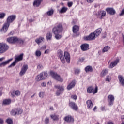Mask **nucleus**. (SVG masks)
Wrapping results in <instances>:
<instances>
[{"mask_svg":"<svg viewBox=\"0 0 124 124\" xmlns=\"http://www.w3.org/2000/svg\"><path fill=\"white\" fill-rule=\"evenodd\" d=\"M101 14H102L101 18H104L106 16V12L105 11H99L96 13V16L100 19Z\"/></svg>","mask_w":124,"mask_h":124,"instance_id":"nucleus-15","label":"nucleus"},{"mask_svg":"<svg viewBox=\"0 0 124 124\" xmlns=\"http://www.w3.org/2000/svg\"><path fill=\"white\" fill-rule=\"evenodd\" d=\"M43 41H44V38L43 37H39L35 40V42L38 44V45L42 42H43Z\"/></svg>","mask_w":124,"mask_h":124,"instance_id":"nucleus-24","label":"nucleus"},{"mask_svg":"<svg viewBox=\"0 0 124 124\" xmlns=\"http://www.w3.org/2000/svg\"><path fill=\"white\" fill-rule=\"evenodd\" d=\"M50 117L53 121H59V115L56 114H52L50 115Z\"/></svg>","mask_w":124,"mask_h":124,"instance_id":"nucleus-31","label":"nucleus"},{"mask_svg":"<svg viewBox=\"0 0 124 124\" xmlns=\"http://www.w3.org/2000/svg\"><path fill=\"white\" fill-rule=\"evenodd\" d=\"M15 94L16 96H19V95H20V94H21V92L19 90H17V91H15Z\"/></svg>","mask_w":124,"mask_h":124,"instance_id":"nucleus-43","label":"nucleus"},{"mask_svg":"<svg viewBox=\"0 0 124 124\" xmlns=\"http://www.w3.org/2000/svg\"><path fill=\"white\" fill-rule=\"evenodd\" d=\"M122 122L121 124H124V120H122Z\"/></svg>","mask_w":124,"mask_h":124,"instance_id":"nucleus-64","label":"nucleus"},{"mask_svg":"<svg viewBox=\"0 0 124 124\" xmlns=\"http://www.w3.org/2000/svg\"><path fill=\"white\" fill-rule=\"evenodd\" d=\"M86 72H93V67L92 66H87L85 67Z\"/></svg>","mask_w":124,"mask_h":124,"instance_id":"nucleus-32","label":"nucleus"},{"mask_svg":"<svg viewBox=\"0 0 124 124\" xmlns=\"http://www.w3.org/2000/svg\"><path fill=\"white\" fill-rule=\"evenodd\" d=\"M64 120L65 121V122H67V123H73L74 122V119L70 115L64 118Z\"/></svg>","mask_w":124,"mask_h":124,"instance_id":"nucleus-18","label":"nucleus"},{"mask_svg":"<svg viewBox=\"0 0 124 124\" xmlns=\"http://www.w3.org/2000/svg\"><path fill=\"white\" fill-rule=\"evenodd\" d=\"M42 1V0H35L33 3V5L35 7H38L41 4Z\"/></svg>","mask_w":124,"mask_h":124,"instance_id":"nucleus-25","label":"nucleus"},{"mask_svg":"<svg viewBox=\"0 0 124 124\" xmlns=\"http://www.w3.org/2000/svg\"><path fill=\"white\" fill-rule=\"evenodd\" d=\"M50 75L53 79L58 81V82H63V78H61V76L58 75V74L53 71L50 72Z\"/></svg>","mask_w":124,"mask_h":124,"instance_id":"nucleus-4","label":"nucleus"},{"mask_svg":"<svg viewBox=\"0 0 124 124\" xmlns=\"http://www.w3.org/2000/svg\"><path fill=\"white\" fill-rule=\"evenodd\" d=\"M23 113V109L21 108H16L12 110L11 114L12 116H16V115H20Z\"/></svg>","mask_w":124,"mask_h":124,"instance_id":"nucleus-6","label":"nucleus"},{"mask_svg":"<svg viewBox=\"0 0 124 124\" xmlns=\"http://www.w3.org/2000/svg\"><path fill=\"white\" fill-rule=\"evenodd\" d=\"M76 83L75 82V80H73L71 82L70 84H69L67 87V90L69 91V90H71L72 88H74L75 87Z\"/></svg>","mask_w":124,"mask_h":124,"instance_id":"nucleus-21","label":"nucleus"},{"mask_svg":"<svg viewBox=\"0 0 124 124\" xmlns=\"http://www.w3.org/2000/svg\"><path fill=\"white\" fill-rule=\"evenodd\" d=\"M96 109H97V107L96 106H95L93 109V111H94V112H95V110H96Z\"/></svg>","mask_w":124,"mask_h":124,"instance_id":"nucleus-59","label":"nucleus"},{"mask_svg":"<svg viewBox=\"0 0 124 124\" xmlns=\"http://www.w3.org/2000/svg\"><path fill=\"white\" fill-rule=\"evenodd\" d=\"M7 42L8 43H16L18 42V37H11L7 39Z\"/></svg>","mask_w":124,"mask_h":124,"instance_id":"nucleus-11","label":"nucleus"},{"mask_svg":"<svg viewBox=\"0 0 124 124\" xmlns=\"http://www.w3.org/2000/svg\"><path fill=\"white\" fill-rule=\"evenodd\" d=\"M49 51L50 50L49 49H47V50H45L44 54H49Z\"/></svg>","mask_w":124,"mask_h":124,"instance_id":"nucleus-57","label":"nucleus"},{"mask_svg":"<svg viewBox=\"0 0 124 124\" xmlns=\"http://www.w3.org/2000/svg\"><path fill=\"white\" fill-rule=\"evenodd\" d=\"M71 97L75 100H76V99H77V96H76V95H72Z\"/></svg>","mask_w":124,"mask_h":124,"instance_id":"nucleus-48","label":"nucleus"},{"mask_svg":"<svg viewBox=\"0 0 124 124\" xmlns=\"http://www.w3.org/2000/svg\"><path fill=\"white\" fill-rule=\"evenodd\" d=\"M24 56V54L22 53L18 56L16 57L15 58L16 62H20V61H22L23 60V56Z\"/></svg>","mask_w":124,"mask_h":124,"instance_id":"nucleus-29","label":"nucleus"},{"mask_svg":"<svg viewBox=\"0 0 124 124\" xmlns=\"http://www.w3.org/2000/svg\"><path fill=\"white\" fill-rule=\"evenodd\" d=\"M3 60H4V58H3V57L0 58V62L3 61Z\"/></svg>","mask_w":124,"mask_h":124,"instance_id":"nucleus-61","label":"nucleus"},{"mask_svg":"<svg viewBox=\"0 0 124 124\" xmlns=\"http://www.w3.org/2000/svg\"><path fill=\"white\" fill-rule=\"evenodd\" d=\"M13 60V59L11 58L6 61L3 62L2 63H0V67H2V66H5L6 64H8V63H9V62H11V61H12Z\"/></svg>","mask_w":124,"mask_h":124,"instance_id":"nucleus-26","label":"nucleus"},{"mask_svg":"<svg viewBox=\"0 0 124 124\" xmlns=\"http://www.w3.org/2000/svg\"><path fill=\"white\" fill-rule=\"evenodd\" d=\"M62 24L59 23L57 27H55L52 29V32L55 34V38L56 39L59 40V39H61L62 36V35L59 34V33H61L62 31Z\"/></svg>","mask_w":124,"mask_h":124,"instance_id":"nucleus-2","label":"nucleus"},{"mask_svg":"<svg viewBox=\"0 0 124 124\" xmlns=\"http://www.w3.org/2000/svg\"><path fill=\"white\" fill-rule=\"evenodd\" d=\"M87 2L89 3H92V2H93V0H86Z\"/></svg>","mask_w":124,"mask_h":124,"instance_id":"nucleus-52","label":"nucleus"},{"mask_svg":"<svg viewBox=\"0 0 124 124\" xmlns=\"http://www.w3.org/2000/svg\"><path fill=\"white\" fill-rule=\"evenodd\" d=\"M97 91H98V88L97 86L95 87L94 90L93 88V86H89L87 88V93H93V94H95V93H97Z\"/></svg>","mask_w":124,"mask_h":124,"instance_id":"nucleus-8","label":"nucleus"},{"mask_svg":"<svg viewBox=\"0 0 124 124\" xmlns=\"http://www.w3.org/2000/svg\"><path fill=\"white\" fill-rule=\"evenodd\" d=\"M107 73H108V70L105 69L102 71V72L101 73V75L102 76H105V75H106V74H107Z\"/></svg>","mask_w":124,"mask_h":124,"instance_id":"nucleus-36","label":"nucleus"},{"mask_svg":"<svg viewBox=\"0 0 124 124\" xmlns=\"http://www.w3.org/2000/svg\"><path fill=\"white\" fill-rule=\"evenodd\" d=\"M115 101V97H114V95H109L108 96V104L109 106H112L113 104H114V101Z\"/></svg>","mask_w":124,"mask_h":124,"instance_id":"nucleus-13","label":"nucleus"},{"mask_svg":"<svg viewBox=\"0 0 124 124\" xmlns=\"http://www.w3.org/2000/svg\"><path fill=\"white\" fill-rule=\"evenodd\" d=\"M68 8L67 7H63L59 11L60 13H65L67 11Z\"/></svg>","mask_w":124,"mask_h":124,"instance_id":"nucleus-33","label":"nucleus"},{"mask_svg":"<svg viewBox=\"0 0 124 124\" xmlns=\"http://www.w3.org/2000/svg\"><path fill=\"white\" fill-rule=\"evenodd\" d=\"M123 43H124V35H123Z\"/></svg>","mask_w":124,"mask_h":124,"instance_id":"nucleus-62","label":"nucleus"},{"mask_svg":"<svg viewBox=\"0 0 124 124\" xmlns=\"http://www.w3.org/2000/svg\"><path fill=\"white\" fill-rule=\"evenodd\" d=\"M3 119L0 118V124H3Z\"/></svg>","mask_w":124,"mask_h":124,"instance_id":"nucleus-54","label":"nucleus"},{"mask_svg":"<svg viewBox=\"0 0 124 124\" xmlns=\"http://www.w3.org/2000/svg\"><path fill=\"white\" fill-rule=\"evenodd\" d=\"M49 118L48 117L46 118V119H45V124H49Z\"/></svg>","mask_w":124,"mask_h":124,"instance_id":"nucleus-47","label":"nucleus"},{"mask_svg":"<svg viewBox=\"0 0 124 124\" xmlns=\"http://www.w3.org/2000/svg\"><path fill=\"white\" fill-rule=\"evenodd\" d=\"M38 69H42L43 68V66L41 64H39L37 66Z\"/></svg>","mask_w":124,"mask_h":124,"instance_id":"nucleus-50","label":"nucleus"},{"mask_svg":"<svg viewBox=\"0 0 124 124\" xmlns=\"http://www.w3.org/2000/svg\"><path fill=\"white\" fill-rule=\"evenodd\" d=\"M9 48V46L7 44L2 43H0V54H3V53H5Z\"/></svg>","mask_w":124,"mask_h":124,"instance_id":"nucleus-5","label":"nucleus"},{"mask_svg":"<svg viewBox=\"0 0 124 124\" xmlns=\"http://www.w3.org/2000/svg\"><path fill=\"white\" fill-rule=\"evenodd\" d=\"M46 39L47 40H51V39H52V34L50 32H48L47 33Z\"/></svg>","mask_w":124,"mask_h":124,"instance_id":"nucleus-35","label":"nucleus"},{"mask_svg":"<svg viewBox=\"0 0 124 124\" xmlns=\"http://www.w3.org/2000/svg\"><path fill=\"white\" fill-rule=\"evenodd\" d=\"M119 62H120L119 59H116L115 61H114V62H111L110 63L108 67L109 68H113V67H115V66H116V65H117V64H118V63H119Z\"/></svg>","mask_w":124,"mask_h":124,"instance_id":"nucleus-17","label":"nucleus"},{"mask_svg":"<svg viewBox=\"0 0 124 124\" xmlns=\"http://www.w3.org/2000/svg\"><path fill=\"white\" fill-rule=\"evenodd\" d=\"M55 88H56V89H58V90H57L56 92V94L57 96H60V94L62 93V92L64 90V88L62 86H60L59 85L55 86Z\"/></svg>","mask_w":124,"mask_h":124,"instance_id":"nucleus-10","label":"nucleus"},{"mask_svg":"<svg viewBox=\"0 0 124 124\" xmlns=\"http://www.w3.org/2000/svg\"><path fill=\"white\" fill-rule=\"evenodd\" d=\"M96 37L94 33H91L89 36H86L84 39L85 40H93Z\"/></svg>","mask_w":124,"mask_h":124,"instance_id":"nucleus-14","label":"nucleus"},{"mask_svg":"<svg viewBox=\"0 0 124 124\" xmlns=\"http://www.w3.org/2000/svg\"><path fill=\"white\" fill-rule=\"evenodd\" d=\"M122 121H124V115L121 116Z\"/></svg>","mask_w":124,"mask_h":124,"instance_id":"nucleus-60","label":"nucleus"},{"mask_svg":"<svg viewBox=\"0 0 124 124\" xmlns=\"http://www.w3.org/2000/svg\"><path fill=\"white\" fill-rule=\"evenodd\" d=\"M69 105L73 110H75V111H78V106L76 104H75V103L71 102L69 103Z\"/></svg>","mask_w":124,"mask_h":124,"instance_id":"nucleus-19","label":"nucleus"},{"mask_svg":"<svg viewBox=\"0 0 124 124\" xmlns=\"http://www.w3.org/2000/svg\"><path fill=\"white\" fill-rule=\"evenodd\" d=\"M84 61H85V58L83 57H82L80 59H79V61L81 62H84Z\"/></svg>","mask_w":124,"mask_h":124,"instance_id":"nucleus-55","label":"nucleus"},{"mask_svg":"<svg viewBox=\"0 0 124 124\" xmlns=\"http://www.w3.org/2000/svg\"><path fill=\"white\" fill-rule=\"evenodd\" d=\"M39 96L40 97V98H43L44 96V92H40L39 93Z\"/></svg>","mask_w":124,"mask_h":124,"instance_id":"nucleus-42","label":"nucleus"},{"mask_svg":"<svg viewBox=\"0 0 124 124\" xmlns=\"http://www.w3.org/2000/svg\"><path fill=\"white\" fill-rule=\"evenodd\" d=\"M17 42H19L20 44H24V42H25V41H24L22 39H18Z\"/></svg>","mask_w":124,"mask_h":124,"instance_id":"nucleus-46","label":"nucleus"},{"mask_svg":"<svg viewBox=\"0 0 124 124\" xmlns=\"http://www.w3.org/2000/svg\"><path fill=\"white\" fill-rule=\"evenodd\" d=\"M101 110L102 111H105V107H104V106H102V107H101Z\"/></svg>","mask_w":124,"mask_h":124,"instance_id":"nucleus-53","label":"nucleus"},{"mask_svg":"<svg viewBox=\"0 0 124 124\" xmlns=\"http://www.w3.org/2000/svg\"><path fill=\"white\" fill-rule=\"evenodd\" d=\"M35 56L36 57H40L41 56V52L39 50H37L35 52Z\"/></svg>","mask_w":124,"mask_h":124,"instance_id":"nucleus-38","label":"nucleus"},{"mask_svg":"<svg viewBox=\"0 0 124 124\" xmlns=\"http://www.w3.org/2000/svg\"><path fill=\"white\" fill-rule=\"evenodd\" d=\"M79 26L77 25H74L73 28V32H74V33H77V32L79 31Z\"/></svg>","mask_w":124,"mask_h":124,"instance_id":"nucleus-30","label":"nucleus"},{"mask_svg":"<svg viewBox=\"0 0 124 124\" xmlns=\"http://www.w3.org/2000/svg\"><path fill=\"white\" fill-rule=\"evenodd\" d=\"M6 122L8 124H13V121H12V119H11V118H8L7 119H6Z\"/></svg>","mask_w":124,"mask_h":124,"instance_id":"nucleus-39","label":"nucleus"},{"mask_svg":"<svg viewBox=\"0 0 124 124\" xmlns=\"http://www.w3.org/2000/svg\"><path fill=\"white\" fill-rule=\"evenodd\" d=\"M15 19H16V15L10 16L7 17L6 23L9 25H10V23H12V22H13Z\"/></svg>","mask_w":124,"mask_h":124,"instance_id":"nucleus-9","label":"nucleus"},{"mask_svg":"<svg viewBox=\"0 0 124 124\" xmlns=\"http://www.w3.org/2000/svg\"><path fill=\"white\" fill-rule=\"evenodd\" d=\"M106 81L107 82H110L111 81V77L109 76H107L106 78Z\"/></svg>","mask_w":124,"mask_h":124,"instance_id":"nucleus-44","label":"nucleus"},{"mask_svg":"<svg viewBox=\"0 0 124 124\" xmlns=\"http://www.w3.org/2000/svg\"><path fill=\"white\" fill-rule=\"evenodd\" d=\"M101 31H102V29L101 28H98L93 33H94L96 37H97V36H99V35H100Z\"/></svg>","mask_w":124,"mask_h":124,"instance_id":"nucleus-22","label":"nucleus"},{"mask_svg":"<svg viewBox=\"0 0 124 124\" xmlns=\"http://www.w3.org/2000/svg\"><path fill=\"white\" fill-rule=\"evenodd\" d=\"M118 79L119 83L122 85V86H124V77L122 75L118 76Z\"/></svg>","mask_w":124,"mask_h":124,"instance_id":"nucleus-27","label":"nucleus"},{"mask_svg":"<svg viewBox=\"0 0 124 124\" xmlns=\"http://www.w3.org/2000/svg\"><path fill=\"white\" fill-rule=\"evenodd\" d=\"M17 62H16V60L13 62L9 66V68L10 67H12L13 66H15V65H16V63H17Z\"/></svg>","mask_w":124,"mask_h":124,"instance_id":"nucleus-41","label":"nucleus"},{"mask_svg":"<svg viewBox=\"0 0 124 124\" xmlns=\"http://www.w3.org/2000/svg\"><path fill=\"white\" fill-rule=\"evenodd\" d=\"M29 21L30 23H31L32 22L34 21V19H29Z\"/></svg>","mask_w":124,"mask_h":124,"instance_id":"nucleus-58","label":"nucleus"},{"mask_svg":"<svg viewBox=\"0 0 124 124\" xmlns=\"http://www.w3.org/2000/svg\"><path fill=\"white\" fill-rule=\"evenodd\" d=\"M6 16V14L5 13H0V19H4Z\"/></svg>","mask_w":124,"mask_h":124,"instance_id":"nucleus-40","label":"nucleus"},{"mask_svg":"<svg viewBox=\"0 0 124 124\" xmlns=\"http://www.w3.org/2000/svg\"><path fill=\"white\" fill-rule=\"evenodd\" d=\"M28 68L29 67L28 66V65H24L19 73L20 76H23V75H24L25 73L27 72V70H28Z\"/></svg>","mask_w":124,"mask_h":124,"instance_id":"nucleus-12","label":"nucleus"},{"mask_svg":"<svg viewBox=\"0 0 124 124\" xmlns=\"http://www.w3.org/2000/svg\"><path fill=\"white\" fill-rule=\"evenodd\" d=\"M46 14L47 15H48V16H51V15H53L54 14V10L51 9L48 11V12H47Z\"/></svg>","mask_w":124,"mask_h":124,"instance_id":"nucleus-37","label":"nucleus"},{"mask_svg":"<svg viewBox=\"0 0 124 124\" xmlns=\"http://www.w3.org/2000/svg\"><path fill=\"white\" fill-rule=\"evenodd\" d=\"M58 58L63 63H65V60L67 63H70V54H69V53L65 51L64 55H63V51L59 50L58 51Z\"/></svg>","mask_w":124,"mask_h":124,"instance_id":"nucleus-1","label":"nucleus"},{"mask_svg":"<svg viewBox=\"0 0 124 124\" xmlns=\"http://www.w3.org/2000/svg\"><path fill=\"white\" fill-rule=\"evenodd\" d=\"M106 11L110 15H114V14H116V11H115L113 8H107L106 9Z\"/></svg>","mask_w":124,"mask_h":124,"instance_id":"nucleus-16","label":"nucleus"},{"mask_svg":"<svg viewBox=\"0 0 124 124\" xmlns=\"http://www.w3.org/2000/svg\"><path fill=\"white\" fill-rule=\"evenodd\" d=\"M49 75H48V73H47V72H43L36 77V80L37 81V82H39V81H41V80H45V79H47Z\"/></svg>","mask_w":124,"mask_h":124,"instance_id":"nucleus-3","label":"nucleus"},{"mask_svg":"<svg viewBox=\"0 0 124 124\" xmlns=\"http://www.w3.org/2000/svg\"><path fill=\"white\" fill-rule=\"evenodd\" d=\"M11 103V100L10 99H6L3 101L2 105H9Z\"/></svg>","mask_w":124,"mask_h":124,"instance_id":"nucleus-28","label":"nucleus"},{"mask_svg":"<svg viewBox=\"0 0 124 124\" xmlns=\"http://www.w3.org/2000/svg\"><path fill=\"white\" fill-rule=\"evenodd\" d=\"M108 124H114V123L113 122H108Z\"/></svg>","mask_w":124,"mask_h":124,"instance_id":"nucleus-63","label":"nucleus"},{"mask_svg":"<svg viewBox=\"0 0 124 124\" xmlns=\"http://www.w3.org/2000/svg\"><path fill=\"white\" fill-rule=\"evenodd\" d=\"M42 87H45L46 86V83L45 82H42L41 83Z\"/></svg>","mask_w":124,"mask_h":124,"instance_id":"nucleus-56","label":"nucleus"},{"mask_svg":"<svg viewBox=\"0 0 124 124\" xmlns=\"http://www.w3.org/2000/svg\"><path fill=\"white\" fill-rule=\"evenodd\" d=\"M79 73H80V69H76L75 70V74H76V75H78V74H79Z\"/></svg>","mask_w":124,"mask_h":124,"instance_id":"nucleus-45","label":"nucleus"},{"mask_svg":"<svg viewBox=\"0 0 124 124\" xmlns=\"http://www.w3.org/2000/svg\"><path fill=\"white\" fill-rule=\"evenodd\" d=\"M73 5V2H68V7H71V6Z\"/></svg>","mask_w":124,"mask_h":124,"instance_id":"nucleus-49","label":"nucleus"},{"mask_svg":"<svg viewBox=\"0 0 124 124\" xmlns=\"http://www.w3.org/2000/svg\"><path fill=\"white\" fill-rule=\"evenodd\" d=\"M86 104L88 109H92L93 108V102H92V100H87L86 101Z\"/></svg>","mask_w":124,"mask_h":124,"instance_id":"nucleus-23","label":"nucleus"},{"mask_svg":"<svg viewBox=\"0 0 124 124\" xmlns=\"http://www.w3.org/2000/svg\"><path fill=\"white\" fill-rule=\"evenodd\" d=\"M10 26V24L5 22L0 29V32L1 33H6V32H7V31H8V28H9Z\"/></svg>","mask_w":124,"mask_h":124,"instance_id":"nucleus-7","label":"nucleus"},{"mask_svg":"<svg viewBox=\"0 0 124 124\" xmlns=\"http://www.w3.org/2000/svg\"><path fill=\"white\" fill-rule=\"evenodd\" d=\"M124 15V8L122 10L121 13L120 14V16H123Z\"/></svg>","mask_w":124,"mask_h":124,"instance_id":"nucleus-51","label":"nucleus"},{"mask_svg":"<svg viewBox=\"0 0 124 124\" xmlns=\"http://www.w3.org/2000/svg\"><path fill=\"white\" fill-rule=\"evenodd\" d=\"M89 46L88 44H83L80 46L82 51H88L89 50Z\"/></svg>","mask_w":124,"mask_h":124,"instance_id":"nucleus-20","label":"nucleus"},{"mask_svg":"<svg viewBox=\"0 0 124 124\" xmlns=\"http://www.w3.org/2000/svg\"><path fill=\"white\" fill-rule=\"evenodd\" d=\"M110 49V46H105L103 49L102 50L103 53H105V52H107L109 51V49Z\"/></svg>","mask_w":124,"mask_h":124,"instance_id":"nucleus-34","label":"nucleus"}]
</instances>
